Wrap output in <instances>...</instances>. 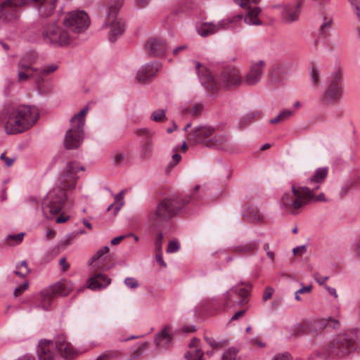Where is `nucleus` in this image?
<instances>
[{"instance_id":"1","label":"nucleus","mask_w":360,"mask_h":360,"mask_svg":"<svg viewBox=\"0 0 360 360\" xmlns=\"http://www.w3.org/2000/svg\"><path fill=\"white\" fill-rule=\"evenodd\" d=\"M328 173L326 167L315 170L314 174L307 179V186H291V190L283 193L281 199V209L291 214H297L300 210L308 204L326 202L323 192L316 194L321 184L325 181Z\"/></svg>"},{"instance_id":"2","label":"nucleus","mask_w":360,"mask_h":360,"mask_svg":"<svg viewBox=\"0 0 360 360\" xmlns=\"http://www.w3.org/2000/svg\"><path fill=\"white\" fill-rule=\"evenodd\" d=\"M84 170V167L77 162L70 161L66 164L57 184L46 194L41 202V210L45 218L52 219L60 213L67 200V193L75 188L79 178L77 172Z\"/></svg>"},{"instance_id":"3","label":"nucleus","mask_w":360,"mask_h":360,"mask_svg":"<svg viewBox=\"0 0 360 360\" xmlns=\"http://www.w3.org/2000/svg\"><path fill=\"white\" fill-rule=\"evenodd\" d=\"M200 186L196 185L190 195L184 199L174 195L165 198L158 202L156 208L148 214V221L155 227H160L164 222L169 221L190 202H197L202 198Z\"/></svg>"},{"instance_id":"4","label":"nucleus","mask_w":360,"mask_h":360,"mask_svg":"<svg viewBox=\"0 0 360 360\" xmlns=\"http://www.w3.org/2000/svg\"><path fill=\"white\" fill-rule=\"evenodd\" d=\"M193 63L202 85L212 92L220 87L228 89L242 82L240 71L233 66L225 67L217 77H214L210 70L200 62L193 60Z\"/></svg>"},{"instance_id":"5","label":"nucleus","mask_w":360,"mask_h":360,"mask_svg":"<svg viewBox=\"0 0 360 360\" xmlns=\"http://www.w3.org/2000/svg\"><path fill=\"white\" fill-rule=\"evenodd\" d=\"M39 115V110L34 105H21L8 107L6 110V134H20L30 129L37 122Z\"/></svg>"},{"instance_id":"6","label":"nucleus","mask_w":360,"mask_h":360,"mask_svg":"<svg viewBox=\"0 0 360 360\" xmlns=\"http://www.w3.org/2000/svg\"><path fill=\"white\" fill-rule=\"evenodd\" d=\"M56 0H0V20L11 21L18 17V8L34 6L41 16H48L55 9Z\"/></svg>"},{"instance_id":"7","label":"nucleus","mask_w":360,"mask_h":360,"mask_svg":"<svg viewBox=\"0 0 360 360\" xmlns=\"http://www.w3.org/2000/svg\"><path fill=\"white\" fill-rule=\"evenodd\" d=\"M89 111L86 106L70 120V128L66 131L64 145L67 149H77L84 140L85 117Z\"/></svg>"},{"instance_id":"8","label":"nucleus","mask_w":360,"mask_h":360,"mask_svg":"<svg viewBox=\"0 0 360 360\" xmlns=\"http://www.w3.org/2000/svg\"><path fill=\"white\" fill-rule=\"evenodd\" d=\"M356 337L354 332L340 333L336 335L328 344V356L343 358L349 356L356 349Z\"/></svg>"},{"instance_id":"9","label":"nucleus","mask_w":360,"mask_h":360,"mask_svg":"<svg viewBox=\"0 0 360 360\" xmlns=\"http://www.w3.org/2000/svg\"><path fill=\"white\" fill-rule=\"evenodd\" d=\"M41 37L44 43L54 47L65 46L70 44L72 36L66 27H63L56 21L48 22L44 25Z\"/></svg>"},{"instance_id":"10","label":"nucleus","mask_w":360,"mask_h":360,"mask_svg":"<svg viewBox=\"0 0 360 360\" xmlns=\"http://www.w3.org/2000/svg\"><path fill=\"white\" fill-rule=\"evenodd\" d=\"M214 129L210 127H199L188 134V140L193 143H205L208 147L221 148L228 141L225 136H214Z\"/></svg>"},{"instance_id":"11","label":"nucleus","mask_w":360,"mask_h":360,"mask_svg":"<svg viewBox=\"0 0 360 360\" xmlns=\"http://www.w3.org/2000/svg\"><path fill=\"white\" fill-rule=\"evenodd\" d=\"M122 5V2L117 0L111 4L108 8L104 26L110 28L108 39L111 42L115 41L124 32V22L121 18H118L117 17L118 11Z\"/></svg>"},{"instance_id":"12","label":"nucleus","mask_w":360,"mask_h":360,"mask_svg":"<svg viewBox=\"0 0 360 360\" xmlns=\"http://www.w3.org/2000/svg\"><path fill=\"white\" fill-rule=\"evenodd\" d=\"M343 95V82L340 70L333 72L329 84L321 96V101L325 105H330L341 100Z\"/></svg>"},{"instance_id":"13","label":"nucleus","mask_w":360,"mask_h":360,"mask_svg":"<svg viewBox=\"0 0 360 360\" xmlns=\"http://www.w3.org/2000/svg\"><path fill=\"white\" fill-rule=\"evenodd\" d=\"M242 18V15H238L233 18L221 20L217 23L212 22H202L196 26V30L199 35L206 37L217 33L219 30L226 29L235 30L234 23L238 21L240 22Z\"/></svg>"},{"instance_id":"14","label":"nucleus","mask_w":360,"mask_h":360,"mask_svg":"<svg viewBox=\"0 0 360 360\" xmlns=\"http://www.w3.org/2000/svg\"><path fill=\"white\" fill-rule=\"evenodd\" d=\"M63 25L73 32H84L89 25V16L83 11L70 12L63 20Z\"/></svg>"},{"instance_id":"15","label":"nucleus","mask_w":360,"mask_h":360,"mask_svg":"<svg viewBox=\"0 0 360 360\" xmlns=\"http://www.w3.org/2000/svg\"><path fill=\"white\" fill-rule=\"evenodd\" d=\"M249 291L245 288L233 287L224 295L222 306L224 309L233 307L236 305L242 306L248 302Z\"/></svg>"},{"instance_id":"16","label":"nucleus","mask_w":360,"mask_h":360,"mask_svg":"<svg viewBox=\"0 0 360 360\" xmlns=\"http://www.w3.org/2000/svg\"><path fill=\"white\" fill-rule=\"evenodd\" d=\"M53 290L50 286L44 288L33 297L32 305L34 308L44 311H49L51 309L54 298Z\"/></svg>"},{"instance_id":"17","label":"nucleus","mask_w":360,"mask_h":360,"mask_svg":"<svg viewBox=\"0 0 360 360\" xmlns=\"http://www.w3.org/2000/svg\"><path fill=\"white\" fill-rule=\"evenodd\" d=\"M236 4L243 8H248V13L244 18V22L249 25H260L262 22L258 18L261 12L259 7L250 8V2L257 4L259 0H233Z\"/></svg>"},{"instance_id":"18","label":"nucleus","mask_w":360,"mask_h":360,"mask_svg":"<svg viewBox=\"0 0 360 360\" xmlns=\"http://www.w3.org/2000/svg\"><path fill=\"white\" fill-rule=\"evenodd\" d=\"M55 349L60 356L65 359H72L77 352L73 346L69 342L64 335H58L54 340Z\"/></svg>"},{"instance_id":"19","label":"nucleus","mask_w":360,"mask_h":360,"mask_svg":"<svg viewBox=\"0 0 360 360\" xmlns=\"http://www.w3.org/2000/svg\"><path fill=\"white\" fill-rule=\"evenodd\" d=\"M162 65L158 62L148 63L143 65L137 72L136 79L139 83L150 82L160 70Z\"/></svg>"},{"instance_id":"20","label":"nucleus","mask_w":360,"mask_h":360,"mask_svg":"<svg viewBox=\"0 0 360 360\" xmlns=\"http://www.w3.org/2000/svg\"><path fill=\"white\" fill-rule=\"evenodd\" d=\"M37 355L39 360H55L56 349L53 341L44 339L39 340Z\"/></svg>"},{"instance_id":"21","label":"nucleus","mask_w":360,"mask_h":360,"mask_svg":"<svg viewBox=\"0 0 360 360\" xmlns=\"http://www.w3.org/2000/svg\"><path fill=\"white\" fill-rule=\"evenodd\" d=\"M264 67V62L263 60L252 63L250 70L245 77L244 82L250 86L257 84L261 79Z\"/></svg>"},{"instance_id":"22","label":"nucleus","mask_w":360,"mask_h":360,"mask_svg":"<svg viewBox=\"0 0 360 360\" xmlns=\"http://www.w3.org/2000/svg\"><path fill=\"white\" fill-rule=\"evenodd\" d=\"M259 248L258 240H250L230 248V251L239 255H254Z\"/></svg>"},{"instance_id":"23","label":"nucleus","mask_w":360,"mask_h":360,"mask_svg":"<svg viewBox=\"0 0 360 360\" xmlns=\"http://www.w3.org/2000/svg\"><path fill=\"white\" fill-rule=\"evenodd\" d=\"M145 49L151 56H160L166 52L167 46L162 40L151 38L145 44Z\"/></svg>"},{"instance_id":"24","label":"nucleus","mask_w":360,"mask_h":360,"mask_svg":"<svg viewBox=\"0 0 360 360\" xmlns=\"http://www.w3.org/2000/svg\"><path fill=\"white\" fill-rule=\"evenodd\" d=\"M301 13V3L288 4L283 7L282 18L286 22L291 23L299 19Z\"/></svg>"},{"instance_id":"25","label":"nucleus","mask_w":360,"mask_h":360,"mask_svg":"<svg viewBox=\"0 0 360 360\" xmlns=\"http://www.w3.org/2000/svg\"><path fill=\"white\" fill-rule=\"evenodd\" d=\"M58 69V63L47 64L41 68L34 69V71H36V84L37 87L41 89L44 82V77L52 74Z\"/></svg>"},{"instance_id":"26","label":"nucleus","mask_w":360,"mask_h":360,"mask_svg":"<svg viewBox=\"0 0 360 360\" xmlns=\"http://www.w3.org/2000/svg\"><path fill=\"white\" fill-rule=\"evenodd\" d=\"M110 283V279L103 274H96L89 278L87 281V288L96 290L108 286Z\"/></svg>"},{"instance_id":"27","label":"nucleus","mask_w":360,"mask_h":360,"mask_svg":"<svg viewBox=\"0 0 360 360\" xmlns=\"http://www.w3.org/2000/svg\"><path fill=\"white\" fill-rule=\"evenodd\" d=\"M39 59V55L34 51H30L26 52L20 58L18 63V68L28 69L31 71H34L36 68L32 67L33 65L36 64Z\"/></svg>"},{"instance_id":"28","label":"nucleus","mask_w":360,"mask_h":360,"mask_svg":"<svg viewBox=\"0 0 360 360\" xmlns=\"http://www.w3.org/2000/svg\"><path fill=\"white\" fill-rule=\"evenodd\" d=\"M53 290V295L67 296L72 290V284L68 281H62L56 284L50 285Z\"/></svg>"},{"instance_id":"29","label":"nucleus","mask_w":360,"mask_h":360,"mask_svg":"<svg viewBox=\"0 0 360 360\" xmlns=\"http://www.w3.org/2000/svg\"><path fill=\"white\" fill-rule=\"evenodd\" d=\"M155 342L159 347L167 349L172 343V336L167 333V329H163L161 333L156 335Z\"/></svg>"},{"instance_id":"30","label":"nucleus","mask_w":360,"mask_h":360,"mask_svg":"<svg viewBox=\"0 0 360 360\" xmlns=\"http://www.w3.org/2000/svg\"><path fill=\"white\" fill-rule=\"evenodd\" d=\"M122 353L118 349H108L102 352L95 360H115L122 356Z\"/></svg>"},{"instance_id":"31","label":"nucleus","mask_w":360,"mask_h":360,"mask_svg":"<svg viewBox=\"0 0 360 360\" xmlns=\"http://www.w3.org/2000/svg\"><path fill=\"white\" fill-rule=\"evenodd\" d=\"M295 113V111L290 109H285L281 111L277 116L274 118L270 120L269 122L271 124H275L280 122H283L291 117H292Z\"/></svg>"},{"instance_id":"32","label":"nucleus","mask_w":360,"mask_h":360,"mask_svg":"<svg viewBox=\"0 0 360 360\" xmlns=\"http://www.w3.org/2000/svg\"><path fill=\"white\" fill-rule=\"evenodd\" d=\"M18 82H26L32 78L36 83V71H31L28 69L18 68Z\"/></svg>"},{"instance_id":"33","label":"nucleus","mask_w":360,"mask_h":360,"mask_svg":"<svg viewBox=\"0 0 360 360\" xmlns=\"http://www.w3.org/2000/svg\"><path fill=\"white\" fill-rule=\"evenodd\" d=\"M30 272L27 262L24 260L18 263L13 274L19 277L25 278Z\"/></svg>"},{"instance_id":"34","label":"nucleus","mask_w":360,"mask_h":360,"mask_svg":"<svg viewBox=\"0 0 360 360\" xmlns=\"http://www.w3.org/2000/svg\"><path fill=\"white\" fill-rule=\"evenodd\" d=\"M153 150V143L150 139H146L141 147V156L146 159L150 156Z\"/></svg>"},{"instance_id":"35","label":"nucleus","mask_w":360,"mask_h":360,"mask_svg":"<svg viewBox=\"0 0 360 360\" xmlns=\"http://www.w3.org/2000/svg\"><path fill=\"white\" fill-rule=\"evenodd\" d=\"M317 326L320 327H331L333 328H338L340 326V322L331 318L328 319H323L316 322Z\"/></svg>"},{"instance_id":"36","label":"nucleus","mask_w":360,"mask_h":360,"mask_svg":"<svg viewBox=\"0 0 360 360\" xmlns=\"http://www.w3.org/2000/svg\"><path fill=\"white\" fill-rule=\"evenodd\" d=\"M238 352V349L231 347L222 354L221 360H240Z\"/></svg>"},{"instance_id":"37","label":"nucleus","mask_w":360,"mask_h":360,"mask_svg":"<svg viewBox=\"0 0 360 360\" xmlns=\"http://www.w3.org/2000/svg\"><path fill=\"white\" fill-rule=\"evenodd\" d=\"M203 353L200 349H194L188 351L185 357L187 360H202Z\"/></svg>"},{"instance_id":"38","label":"nucleus","mask_w":360,"mask_h":360,"mask_svg":"<svg viewBox=\"0 0 360 360\" xmlns=\"http://www.w3.org/2000/svg\"><path fill=\"white\" fill-rule=\"evenodd\" d=\"M124 191H121L119 193H117L115 196V202L114 203L116 205L115 210H114L115 215H116L117 214V212L120 211V210L124 205Z\"/></svg>"},{"instance_id":"39","label":"nucleus","mask_w":360,"mask_h":360,"mask_svg":"<svg viewBox=\"0 0 360 360\" xmlns=\"http://www.w3.org/2000/svg\"><path fill=\"white\" fill-rule=\"evenodd\" d=\"M165 114L166 112L165 110L158 109L152 112L150 119L156 122H163L166 119Z\"/></svg>"},{"instance_id":"40","label":"nucleus","mask_w":360,"mask_h":360,"mask_svg":"<svg viewBox=\"0 0 360 360\" xmlns=\"http://www.w3.org/2000/svg\"><path fill=\"white\" fill-rule=\"evenodd\" d=\"M24 235V233L15 235H8L6 237V242L11 245L18 244L22 240Z\"/></svg>"},{"instance_id":"41","label":"nucleus","mask_w":360,"mask_h":360,"mask_svg":"<svg viewBox=\"0 0 360 360\" xmlns=\"http://www.w3.org/2000/svg\"><path fill=\"white\" fill-rule=\"evenodd\" d=\"M332 21L333 20L330 17L324 16L323 18V23L320 26V32L323 35H326L327 32L330 28Z\"/></svg>"},{"instance_id":"42","label":"nucleus","mask_w":360,"mask_h":360,"mask_svg":"<svg viewBox=\"0 0 360 360\" xmlns=\"http://www.w3.org/2000/svg\"><path fill=\"white\" fill-rule=\"evenodd\" d=\"M310 78L314 85H319L320 83V72L317 68L312 67L310 71Z\"/></svg>"},{"instance_id":"43","label":"nucleus","mask_w":360,"mask_h":360,"mask_svg":"<svg viewBox=\"0 0 360 360\" xmlns=\"http://www.w3.org/2000/svg\"><path fill=\"white\" fill-rule=\"evenodd\" d=\"M109 251V248L108 246H105L99 249L91 258L90 264H92L94 262L98 260L103 255L108 253Z\"/></svg>"},{"instance_id":"44","label":"nucleus","mask_w":360,"mask_h":360,"mask_svg":"<svg viewBox=\"0 0 360 360\" xmlns=\"http://www.w3.org/2000/svg\"><path fill=\"white\" fill-rule=\"evenodd\" d=\"M352 251L355 258L360 259V236L358 239L352 243Z\"/></svg>"},{"instance_id":"45","label":"nucleus","mask_w":360,"mask_h":360,"mask_svg":"<svg viewBox=\"0 0 360 360\" xmlns=\"http://www.w3.org/2000/svg\"><path fill=\"white\" fill-rule=\"evenodd\" d=\"M248 212L250 217H252L253 219L256 221H259L263 219V214L256 207H250L248 209Z\"/></svg>"},{"instance_id":"46","label":"nucleus","mask_w":360,"mask_h":360,"mask_svg":"<svg viewBox=\"0 0 360 360\" xmlns=\"http://www.w3.org/2000/svg\"><path fill=\"white\" fill-rule=\"evenodd\" d=\"M29 287V283L27 281H25L21 285L16 287L14 290L13 295L15 297L20 296L23 292H25Z\"/></svg>"},{"instance_id":"47","label":"nucleus","mask_w":360,"mask_h":360,"mask_svg":"<svg viewBox=\"0 0 360 360\" xmlns=\"http://www.w3.org/2000/svg\"><path fill=\"white\" fill-rule=\"evenodd\" d=\"M0 160H2L5 165L6 167H11L13 163L15 162L16 160V157L13 156V157H11V158H9V157H6L5 153H3L1 154L0 155Z\"/></svg>"},{"instance_id":"48","label":"nucleus","mask_w":360,"mask_h":360,"mask_svg":"<svg viewBox=\"0 0 360 360\" xmlns=\"http://www.w3.org/2000/svg\"><path fill=\"white\" fill-rule=\"evenodd\" d=\"M180 249V245L178 241L172 240L170 241L167 248V253H174L176 252Z\"/></svg>"},{"instance_id":"49","label":"nucleus","mask_w":360,"mask_h":360,"mask_svg":"<svg viewBox=\"0 0 360 360\" xmlns=\"http://www.w3.org/2000/svg\"><path fill=\"white\" fill-rule=\"evenodd\" d=\"M351 4L354 12L356 15L359 20L360 21V0H348Z\"/></svg>"},{"instance_id":"50","label":"nucleus","mask_w":360,"mask_h":360,"mask_svg":"<svg viewBox=\"0 0 360 360\" xmlns=\"http://www.w3.org/2000/svg\"><path fill=\"white\" fill-rule=\"evenodd\" d=\"M255 114L248 115L247 117H243L240 118L239 123H238V128L239 129H243L246 127L249 123L251 121V119H253Z\"/></svg>"},{"instance_id":"51","label":"nucleus","mask_w":360,"mask_h":360,"mask_svg":"<svg viewBox=\"0 0 360 360\" xmlns=\"http://www.w3.org/2000/svg\"><path fill=\"white\" fill-rule=\"evenodd\" d=\"M124 283L129 288H136L139 286L137 280L132 277L126 278Z\"/></svg>"},{"instance_id":"52","label":"nucleus","mask_w":360,"mask_h":360,"mask_svg":"<svg viewBox=\"0 0 360 360\" xmlns=\"http://www.w3.org/2000/svg\"><path fill=\"white\" fill-rule=\"evenodd\" d=\"M163 240V235L161 232L158 233L155 238V248L156 252H162V243Z\"/></svg>"},{"instance_id":"53","label":"nucleus","mask_w":360,"mask_h":360,"mask_svg":"<svg viewBox=\"0 0 360 360\" xmlns=\"http://www.w3.org/2000/svg\"><path fill=\"white\" fill-rule=\"evenodd\" d=\"M313 277L314 280L320 285H323L329 279V276H322L319 273L316 272L314 274Z\"/></svg>"},{"instance_id":"54","label":"nucleus","mask_w":360,"mask_h":360,"mask_svg":"<svg viewBox=\"0 0 360 360\" xmlns=\"http://www.w3.org/2000/svg\"><path fill=\"white\" fill-rule=\"evenodd\" d=\"M274 290L271 287H267L265 288L263 293V301L266 302L271 298Z\"/></svg>"},{"instance_id":"55","label":"nucleus","mask_w":360,"mask_h":360,"mask_svg":"<svg viewBox=\"0 0 360 360\" xmlns=\"http://www.w3.org/2000/svg\"><path fill=\"white\" fill-rule=\"evenodd\" d=\"M273 360H292V356L288 352L277 354L273 358Z\"/></svg>"},{"instance_id":"56","label":"nucleus","mask_w":360,"mask_h":360,"mask_svg":"<svg viewBox=\"0 0 360 360\" xmlns=\"http://www.w3.org/2000/svg\"><path fill=\"white\" fill-rule=\"evenodd\" d=\"M263 249L266 253V256L271 260L274 261L275 254L273 251L270 250V245L268 243H265L263 245Z\"/></svg>"},{"instance_id":"57","label":"nucleus","mask_w":360,"mask_h":360,"mask_svg":"<svg viewBox=\"0 0 360 360\" xmlns=\"http://www.w3.org/2000/svg\"><path fill=\"white\" fill-rule=\"evenodd\" d=\"M304 333V326L300 324L297 323L293 326V335L295 336H299Z\"/></svg>"},{"instance_id":"58","label":"nucleus","mask_w":360,"mask_h":360,"mask_svg":"<svg viewBox=\"0 0 360 360\" xmlns=\"http://www.w3.org/2000/svg\"><path fill=\"white\" fill-rule=\"evenodd\" d=\"M202 109V105L200 103H196L193 105L190 110V113L193 115H198Z\"/></svg>"},{"instance_id":"59","label":"nucleus","mask_w":360,"mask_h":360,"mask_svg":"<svg viewBox=\"0 0 360 360\" xmlns=\"http://www.w3.org/2000/svg\"><path fill=\"white\" fill-rule=\"evenodd\" d=\"M59 265L63 271H66L70 267V265L67 262L66 259L65 257H62L60 259Z\"/></svg>"},{"instance_id":"60","label":"nucleus","mask_w":360,"mask_h":360,"mask_svg":"<svg viewBox=\"0 0 360 360\" xmlns=\"http://www.w3.org/2000/svg\"><path fill=\"white\" fill-rule=\"evenodd\" d=\"M292 252L295 255H302L306 252V246L301 245V246L296 247L293 249Z\"/></svg>"},{"instance_id":"61","label":"nucleus","mask_w":360,"mask_h":360,"mask_svg":"<svg viewBox=\"0 0 360 360\" xmlns=\"http://www.w3.org/2000/svg\"><path fill=\"white\" fill-rule=\"evenodd\" d=\"M187 49H188V46L186 45H181L175 48L173 50L172 53L174 56H178L179 54L180 53V52L187 50Z\"/></svg>"},{"instance_id":"62","label":"nucleus","mask_w":360,"mask_h":360,"mask_svg":"<svg viewBox=\"0 0 360 360\" xmlns=\"http://www.w3.org/2000/svg\"><path fill=\"white\" fill-rule=\"evenodd\" d=\"M205 339L207 343L209 344L213 348H217L221 345L219 343L217 342L214 339L211 338L206 337Z\"/></svg>"},{"instance_id":"63","label":"nucleus","mask_w":360,"mask_h":360,"mask_svg":"<svg viewBox=\"0 0 360 360\" xmlns=\"http://www.w3.org/2000/svg\"><path fill=\"white\" fill-rule=\"evenodd\" d=\"M324 288L330 295L333 296L335 298H338V295L335 288L328 286L327 285H325Z\"/></svg>"},{"instance_id":"64","label":"nucleus","mask_w":360,"mask_h":360,"mask_svg":"<svg viewBox=\"0 0 360 360\" xmlns=\"http://www.w3.org/2000/svg\"><path fill=\"white\" fill-rule=\"evenodd\" d=\"M155 258L157 262L163 267H166V263L164 262L162 259V255L161 252H156Z\"/></svg>"}]
</instances>
